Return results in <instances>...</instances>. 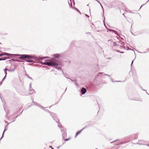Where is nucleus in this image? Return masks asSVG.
Returning a JSON list of instances; mask_svg holds the SVG:
<instances>
[{"mask_svg":"<svg viewBox=\"0 0 149 149\" xmlns=\"http://www.w3.org/2000/svg\"><path fill=\"white\" fill-rule=\"evenodd\" d=\"M48 58V57H47L44 58H42L40 57H36L32 56L29 55L27 54L21 55H20V56L19 57V58L21 59H25V61L26 62L29 63L34 62V61L32 60V59L42 60L43 59H45V58Z\"/></svg>","mask_w":149,"mask_h":149,"instance_id":"f257e3e1","label":"nucleus"},{"mask_svg":"<svg viewBox=\"0 0 149 149\" xmlns=\"http://www.w3.org/2000/svg\"><path fill=\"white\" fill-rule=\"evenodd\" d=\"M40 63L42 65H46L49 66H56L58 65V63L52 60H46L44 63L40 62Z\"/></svg>","mask_w":149,"mask_h":149,"instance_id":"f03ea898","label":"nucleus"},{"mask_svg":"<svg viewBox=\"0 0 149 149\" xmlns=\"http://www.w3.org/2000/svg\"><path fill=\"white\" fill-rule=\"evenodd\" d=\"M2 54L3 55V56H8L10 57H12V56H15V55H17L15 54H10L6 53V52H4Z\"/></svg>","mask_w":149,"mask_h":149,"instance_id":"7ed1b4c3","label":"nucleus"},{"mask_svg":"<svg viewBox=\"0 0 149 149\" xmlns=\"http://www.w3.org/2000/svg\"><path fill=\"white\" fill-rule=\"evenodd\" d=\"M86 90L84 88H82L81 90V93L82 94H84L86 92Z\"/></svg>","mask_w":149,"mask_h":149,"instance_id":"20e7f679","label":"nucleus"},{"mask_svg":"<svg viewBox=\"0 0 149 149\" xmlns=\"http://www.w3.org/2000/svg\"><path fill=\"white\" fill-rule=\"evenodd\" d=\"M61 131L62 132H63V133L62 134V136L63 138H64L66 136V132L64 130H62L61 129Z\"/></svg>","mask_w":149,"mask_h":149,"instance_id":"39448f33","label":"nucleus"},{"mask_svg":"<svg viewBox=\"0 0 149 149\" xmlns=\"http://www.w3.org/2000/svg\"><path fill=\"white\" fill-rule=\"evenodd\" d=\"M10 58L8 57H4L3 58H0V61L5 60L6 59H10Z\"/></svg>","mask_w":149,"mask_h":149,"instance_id":"423d86ee","label":"nucleus"},{"mask_svg":"<svg viewBox=\"0 0 149 149\" xmlns=\"http://www.w3.org/2000/svg\"><path fill=\"white\" fill-rule=\"evenodd\" d=\"M86 128V127H85L83 128L82 130H80L79 131L77 132L76 134V136L78 134H79L80 132H81L84 129H85Z\"/></svg>","mask_w":149,"mask_h":149,"instance_id":"0eeeda50","label":"nucleus"},{"mask_svg":"<svg viewBox=\"0 0 149 149\" xmlns=\"http://www.w3.org/2000/svg\"><path fill=\"white\" fill-rule=\"evenodd\" d=\"M54 56L55 58H58L60 56V55L58 54H54Z\"/></svg>","mask_w":149,"mask_h":149,"instance_id":"6e6552de","label":"nucleus"},{"mask_svg":"<svg viewBox=\"0 0 149 149\" xmlns=\"http://www.w3.org/2000/svg\"><path fill=\"white\" fill-rule=\"evenodd\" d=\"M46 111H47L48 112H50L51 113V115L52 116V117L53 118V119H55L54 118V117H55V116H56L55 114L53 113H51L49 110H46Z\"/></svg>","mask_w":149,"mask_h":149,"instance_id":"1a4fd4ad","label":"nucleus"},{"mask_svg":"<svg viewBox=\"0 0 149 149\" xmlns=\"http://www.w3.org/2000/svg\"><path fill=\"white\" fill-rule=\"evenodd\" d=\"M108 30H109V31H110V32L112 31V32H113L116 35H117V32L114 30H111V29H109Z\"/></svg>","mask_w":149,"mask_h":149,"instance_id":"9d476101","label":"nucleus"},{"mask_svg":"<svg viewBox=\"0 0 149 149\" xmlns=\"http://www.w3.org/2000/svg\"><path fill=\"white\" fill-rule=\"evenodd\" d=\"M35 92V91L33 89H30V94H32Z\"/></svg>","mask_w":149,"mask_h":149,"instance_id":"9b49d317","label":"nucleus"},{"mask_svg":"<svg viewBox=\"0 0 149 149\" xmlns=\"http://www.w3.org/2000/svg\"><path fill=\"white\" fill-rule=\"evenodd\" d=\"M55 68L63 72V71L60 68H58L56 67H55Z\"/></svg>","mask_w":149,"mask_h":149,"instance_id":"f8f14e48","label":"nucleus"},{"mask_svg":"<svg viewBox=\"0 0 149 149\" xmlns=\"http://www.w3.org/2000/svg\"><path fill=\"white\" fill-rule=\"evenodd\" d=\"M8 70V69H7V68H5V69L4 70V71L5 72V76H6V75H7V72H6V71Z\"/></svg>","mask_w":149,"mask_h":149,"instance_id":"ddd939ff","label":"nucleus"},{"mask_svg":"<svg viewBox=\"0 0 149 149\" xmlns=\"http://www.w3.org/2000/svg\"><path fill=\"white\" fill-rule=\"evenodd\" d=\"M25 76H26L32 80V79L31 77H30L27 74H25Z\"/></svg>","mask_w":149,"mask_h":149,"instance_id":"4468645a","label":"nucleus"},{"mask_svg":"<svg viewBox=\"0 0 149 149\" xmlns=\"http://www.w3.org/2000/svg\"><path fill=\"white\" fill-rule=\"evenodd\" d=\"M6 77V76H5V77H4L3 78V79L2 80V81H1L2 82H3V81L5 79Z\"/></svg>","mask_w":149,"mask_h":149,"instance_id":"2eb2a0df","label":"nucleus"},{"mask_svg":"<svg viewBox=\"0 0 149 149\" xmlns=\"http://www.w3.org/2000/svg\"><path fill=\"white\" fill-rule=\"evenodd\" d=\"M74 83L77 86H78V85L77 83V82L76 81H74Z\"/></svg>","mask_w":149,"mask_h":149,"instance_id":"dca6fc26","label":"nucleus"},{"mask_svg":"<svg viewBox=\"0 0 149 149\" xmlns=\"http://www.w3.org/2000/svg\"><path fill=\"white\" fill-rule=\"evenodd\" d=\"M127 12H128L131 13V12L128 9H127Z\"/></svg>","mask_w":149,"mask_h":149,"instance_id":"f3484780","label":"nucleus"},{"mask_svg":"<svg viewBox=\"0 0 149 149\" xmlns=\"http://www.w3.org/2000/svg\"><path fill=\"white\" fill-rule=\"evenodd\" d=\"M118 141V140H115V141H113V142H111V143H113V142H115V141Z\"/></svg>","mask_w":149,"mask_h":149,"instance_id":"a211bd4d","label":"nucleus"},{"mask_svg":"<svg viewBox=\"0 0 149 149\" xmlns=\"http://www.w3.org/2000/svg\"><path fill=\"white\" fill-rule=\"evenodd\" d=\"M15 68H14L13 69V70H11V72H13V71L15 70Z\"/></svg>","mask_w":149,"mask_h":149,"instance_id":"6ab92c4d","label":"nucleus"},{"mask_svg":"<svg viewBox=\"0 0 149 149\" xmlns=\"http://www.w3.org/2000/svg\"><path fill=\"white\" fill-rule=\"evenodd\" d=\"M40 107L44 109V108L42 106H40ZM44 110H45V109H44Z\"/></svg>","mask_w":149,"mask_h":149,"instance_id":"aec40b11","label":"nucleus"},{"mask_svg":"<svg viewBox=\"0 0 149 149\" xmlns=\"http://www.w3.org/2000/svg\"><path fill=\"white\" fill-rule=\"evenodd\" d=\"M9 72H11V69H8V70H7Z\"/></svg>","mask_w":149,"mask_h":149,"instance_id":"412c9836","label":"nucleus"},{"mask_svg":"<svg viewBox=\"0 0 149 149\" xmlns=\"http://www.w3.org/2000/svg\"><path fill=\"white\" fill-rule=\"evenodd\" d=\"M137 136H136L135 138H134V139H137Z\"/></svg>","mask_w":149,"mask_h":149,"instance_id":"4be33fe9","label":"nucleus"},{"mask_svg":"<svg viewBox=\"0 0 149 149\" xmlns=\"http://www.w3.org/2000/svg\"><path fill=\"white\" fill-rule=\"evenodd\" d=\"M3 55L2 54H0V56H3Z\"/></svg>","mask_w":149,"mask_h":149,"instance_id":"5701e85b","label":"nucleus"},{"mask_svg":"<svg viewBox=\"0 0 149 149\" xmlns=\"http://www.w3.org/2000/svg\"><path fill=\"white\" fill-rule=\"evenodd\" d=\"M113 44H114V46H115V45H116V43L115 42H113Z\"/></svg>","mask_w":149,"mask_h":149,"instance_id":"b1692460","label":"nucleus"},{"mask_svg":"<svg viewBox=\"0 0 149 149\" xmlns=\"http://www.w3.org/2000/svg\"><path fill=\"white\" fill-rule=\"evenodd\" d=\"M69 139H65V141H68V140H69Z\"/></svg>","mask_w":149,"mask_h":149,"instance_id":"393cba45","label":"nucleus"},{"mask_svg":"<svg viewBox=\"0 0 149 149\" xmlns=\"http://www.w3.org/2000/svg\"><path fill=\"white\" fill-rule=\"evenodd\" d=\"M120 144H122V143H120ZM120 144V143H117V144H116L117 145H119Z\"/></svg>","mask_w":149,"mask_h":149,"instance_id":"a878e982","label":"nucleus"},{"mask_svg":"<svg viewBox=\"0 0 149 149\" xmlns=\"http://www.w3.org/2000/svg\"><path fill=\"white\" fill-rule=\"evenodd\" d=\"M134 60L133 61H132V64H131V65H132L133 63V61H134Z\"/></svg>","mask_w":149,"mask_h":149,"instance_id":"bb28decb","label":"nucleus"},{"mask_svg":"<svg viewBox=\"0 0 149 149\" xmlns=\"http://www.w3.org/2000/svg\"><path fill=\"white\" fill-rule=\"evenodd\" d=\"M58 127H61V126L60 125H59V124H58Z\"/></svg>","mask_w":149,"mask_h":149,"instance_id":"cd10ccee","label":"nucleus"},{"mask_svg":"<svg viewBox=\"0 0 149 149\" xmlns=\"http://www.w3.org/2000/svg\"><path fill=\"white\" fill-rule=\"evenodd\" d=\"M104 75H106L108 76H110L108 74H105Z\"/></svg>","mask_w":149,"mask_h":149,"instance_id":"c85d7f7f","label":"nucleus"},{"mask_svg":"<svg viewBox=\"0 0 149 149\" xmlns=\"http://www.w3.org/2000/svg\"><path fill=\"white\" fill-rule=\"evenodd\" d=\"M31 83H30V85H29L30 86V87H31Z\"/></svg>","mask_w":149,"mask_h":149,"instance_id":"c756f323","label":"nucleus"},{"mask_svg":"<svg viewBox=\"0 0 149 149\" xmlns=\"http://www.w3.org/2000/svg\"><path fill=\"white\" fill-rule=\"evenodd\" d=\"M56 122H57V123H58L59 122V120H58V121H56Z\"/></svg>","mask_w":149,"mask_h":149,"instance_id":"7c9ffc66","label":"nucleus"},{"mask_svg":"<svg viewBox=\"0 0 149 149\" xmlns=\"http://www.w3.org/2000/svg\"><path fill=\"white\" fill-rule=\"evenodd\" d=\"M75 9H76L77 10V11H79V10H78V9H77V8H75Z\"/></svg>","mask_w":149,"mask_h":149,"instance_id":"2f4dec72","label":"nucleus"},{"mask_svg":"<svg viewBox=\"0 0 149 149\" xmlns=\"http://www.w3.org/2000/svg\"><path fill=\"white\" fill-rule=\"evenodd\" d=\"M2 81H1V83H0V85H1L2 84Z\"/></svg>","mask_w":149,"mask_h":149,"instance_id":"473e14b6","label":"nucleus"},{"mask_svg":"<svg viewBox=\"0 0 149 149\" xmlns=\"http://www.w3.org/2000/svg\"><path fill=\"white\" fill-rule=\"evenodd\" d=\"M2 81H1V83H0V85H1L2 84Z\"/></svg>","mask_w":149,"mask_h":149,"instance_id":"72a5a7b5","label":"nucleus"},{"mask_svg":"<svg viewBox=\"0 0 149 149\" xmlns=\"http://www.w3.org/2000/svg\"><path fill=\"white\" fill-rule=\"evenodd\" d=\"M15 120H14V119H13L12 120V122H13V121H15Z\"/></svg>","mask_w":149,"mask_h":149,"instance_id":"f704fd0d","label":"nucleus"},{"mask_svg":"<svg viewBox=\"0 0 149 149\" xmlns=\"http://www.w3.org/2000/svg\"><path fill=\"white\" fill-rule=\"evenodd\" d=\"M146 145L149 147V144H147Z\"/></svg>","mask_w":149,"mask_h":149,"instance_id":"c9c22d12","label":"nucleus"},{"mask_svg":"<svg viewBox=\"0 0 149 149\" xmlns=\"http://www.w3.org/2000/svg\"><path fill=\"white\" fill-rule=\"evenodd\" d=\"M143 5H142L141 6V7H140V8H141V7L143 6Z\"/></svg>","mask_w":149,"mask_h":149,"instance_id":"e433bc0d","label":"nucleus"},{"mask_svg":"<svg viewBox=\"0 0 149 149\" xmlns=\"http://www.w3.org/2000/svg\"><path fill=\"white\" fill-rule=\"evenodd\" d=\"M117 52H119V51H118V50H117Z\"/></svg>","mask_w":149,"mask_h":149,"instance_id":"4c0bfd02","label":"nucleus"},{"mask_svg":"<svg viewBox=\"0 0 149 149\" xmlns=\"http://www.w3.org/2000/svg\"><path fill=\"white\" fill-rule=\"evenodd\" d=\"M116 82H120V81H116Z\"/></svg>","mask_w":149,"mask_h":149,"instance_id":"58836bf2","label":"nucleus"},{"mask_svg":"<svg viewBox=\"0 0 149 149\" xmlns=\"http://www.w3.org/2000/svg\"><path fill=\"white\" fill-rule=\"evenodd\" d=\"M4 110L5 111H6V109L5 108H4Z\"/></svg>","mask_w":149,"mask_h":149,"instance_id":"ea45409f","label":"nucleus"},{"mask_svg":"<svg viewBox=\"0 0 149 149\" xmlns=\"http://www.w3.org/2000/svg\"><path fill=\"white\" fill-rule=\"evenodd\" d=\"M123 15H124V17H125V15H124V14H123Z\"/></svg>","mask_w":149,"mask_h":149,"instance_id":"a19ab883","label":"nucleus"},{"mask_svg":"<svg viewBox=\"0 0 149 149\" xmlns=\"http://www.w3.org/2000/svg\"><path fill=\"white\" fill-rule=\"evenodd\" d=\"M50 148H52L51 146H50Z\"/></svg>","mask_w":149,"mask_h":149,"instance_id":"79ce46f5","label":"nucleus"},{"mask_svg":"<svg viewBox=\"0 0 149 149\" xmlns=\"http://www.w3.org/2000/svg\"><path fill=\"white\" fill-rule=\"evenodd\" d=\"M59 148V146H58V147H57V148Z\"/></svg>","mask_w":149,"mask_h":149,"instance_id":"37998d69","label":"nucleus"},{"mask_svg":"<svg viewBox=\"0 0 149 149\" xmlns=\"http://www.w3.org/2000/svg\"><path fill=\"white\" fill-rule=\"evenodd\" d=\"M149 0H148V1L146 3H147L148 1H149Z\"/></svg>","mask_w":149,"mask_h":149,"instance_id":"c03bdc74","label":"nucleus"},{"mask_svg":"<svg viewBox=\"0 0 149 149\" xmlns=\"http://www.w3.org/2000/svg\"><path fill=\"white\" fill-rule=\"evenodd\" d=\"M85 15L86 16H87V15L86 14Z\"/></svg>","mask_w":149,"mask_h":149,"instance_id":"a18cd8bd","label":"nucleus"},{"mask_svg":"<svg viewBox=\"0 0 149 149\" xmlns=\"http://www.w3.org/2000/svg\"><path fill=\"white\" fill-rule=\"evenodd\" d=\"M104 22V20L103 21Z\"/></svg>","mask_w":149,"mask_h":149,"instance_id":"49530a36","label":"nucleus"},{"mask_svg":"<svg viewBox=\"0 0 149 149\" xmlns=\"http://www.w3.org/2000/svg\"><path fill=\"white\" fill-rule=\"evenodd\" d=\"M104 26H105V27H106V25H105V24H104Z\"/></svg>","mask_w":149,"mask_h":149,"instance_id":"de8ad7c7","label":"nucleus"},{"mask_svg":"<svg viewBox=\"0 0 149 149\" xmlns=\"http://www.w3.org/2000/svg\"><path fill=\"white\" fill-rule=\"evenodd\" d=\"M52 149H54V148H52Z\"/></svg>","mask_w":149,"mask_h":149,"instance_id":"09e8293b","label":"nucleus"},{"mask_svg":"<svg viewBox=\"0 0 149 149\" xmlns=\"http://www.w3.org/2000/svg\"><path fill=\"white\" fill-rule=\"evenodd\" d=\"M16 117V118L17 116Z\"/></svg>","mask_w":149,"mask_h":149,"instance_id":"8fccbe9b","label":"nucleus"},{"mask_svg":"<svg viewBox=\"0 0 149 149\" xmlns=\"http://www.w3.org/2000/svg\"><path fill=\"white\" fill-rule=\"evenodd\" d=\"M0 52H1V51H0Z\"/></svg>","mask_w":149,"mask_h":149,"instance_id":"3c124183","label":"nucleus"},{"mask_svg":"<svg viewBox=\"0 0 149 149\" xmlns=\"http://www.w3.org/2000/svg\"><path fill=\"white\" fill-rule=\"evenodd\" d=\"M97 149V148H96V149Z\"/></svg>","mask_w":149,"mask_h":149,"instance_id":"603ef678","label":"nucleus"}]
</instances>
